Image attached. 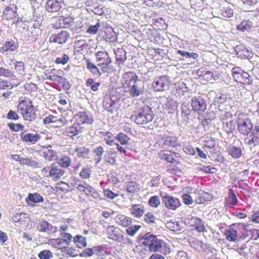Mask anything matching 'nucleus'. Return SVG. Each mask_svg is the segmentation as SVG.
<instances>
[{
    "instance_id": "nucleus-1",
    "label": "nucleus",
    "mask_w": 259,
    "mask_h": 259,
    "mask_svg": "<svg viewBox=\"0 0 259 259\" xmlns=\"http://www.w3.org/2000/svg\"><path fill=\"white\" fill-rule=\"evenodd\" d=\"M238 129L239 132L247 137L245 139V144L256 146L259 145V126H255L250 135L253 128V124L246 114H240L237 119Z\"/></svg>"
},
{
    "instance_id": "nucleus-2",
    "label": "nucleus",
    "mask_w": 259,
    "mask_h": 259,
    "mask_svg": "<svg viewBox=\"0 0 259 259\" xmlns=\"http://www.w3.org/2000/svg\"><path fill=\"white\" fill-rule=\"evenodd\" d=\"M71 185L74 189H76L80 192H83L86 195L93 197L96 201H100L103 199L98 191L84 181L75 177L71 179Z\"/></svg>"
},
{
    "instance_id": "nucleus-3",
    "label": "nucleus",
    "mask_w": 259,
    "mask_h": 259,
    "mask_svg": "<svg viewBox=\"0 0 259 259\" xmlns=\"http://www.w3.org/2000/svg\"><path fill=\"white\" fill-rule=\"evenodd\" d=\"M154 114L151 108L144 106L131 116V119L139 125H144L152 121Z\"/></svg>"
},
{
    "instance_id": "nucleus-4",
    "label": "nucleus",
    "mask_w": 259,
    "mask_h": 259,
    "mask_svg": "<svg viewBox=\"0 0 259 259\" xmlns=\"http://www.w3.org/2000/svg\"><path fill=\"white\" fill-rule=\"evenodd\" d=\"M17 108L25 120L32 121L36 119V114L31 101L23 100L20 101Z\"/></svg>"
},
{
    "instance_id": "nucleus-5",
    "label": "nucleus",
    "mask_w": 259,
    "mask_h": 259,
    "mask_svg": "<svg viewBox=\"0 0 259 259\" xmlns=\"http://www.w3.org/2000/svg\"><path fill=\"white\" fill-rule=\"evenodd\" d=\"M123 77L126 79V83L132 85L130 90V94L135 97L139 96L143 93V85L140 80L138 79L137 75L132 72H126L123 75Z\"/></svg>"
},
{
    "instance_id": "nucleus-6",
    "label": "nucleus",
    "mask_w": 259,
    "mask_h": 259,
    "mask_svg": "<svg viewBox=\"0 0 259 259\" xmlns=\"http://www.w3.org/2000/svg\"><path fill=\"white\" fill-rule=\"evenodd\" d=\"M163 241L158 239L153 234H147L145 236L144 241L142 242L143 245L147 247V249L151 252L159 251L162 248Z\"/></svg>"
},
{
    "instance_id": "nucleus-7",
    "label": "nucleus",
    "mask_w": 259,
    "mask_h": 259,
    "mask_svg": "<svg viewBox=\"0 0 259 259\" xmlns=\"http://www.w3.org/2000/svg\"><path fill=\"white\" fill-rule=\"evenodd\" d=\"M161 196L162 197V202L164 203L165 206L169 209L175 210L181 205L178 198L170 196L166 193L161 194Z\"/></svg>"
},
{
    "instance_id": "nucleus-8",
    "label": "nucleus",
    "mask_w": 259,
    "mask_h": 259,
    "mask_svg": "<svg viewBox=\"0 0 259 259\" xmlns=\"http://www.w3.org/2000/svg\"><path fill=\"white\" fill-rule=\"evenodd\" d=\"M191 106L194 111L201 114L206 109V103L202 98L193 97L191 99Z\"/></svg>"
},
{
    "instance_id": "nucleus-9",
    "label": "nucleus",
    "mask_w": 259,
    "mask_h": 259,
    "mask_svg": "<svg viewBox=\"0 0 259 259\" xmlns=\"http://www.w3.org/2000/svg\"><path fill=\"white\" fill-rule=\"evenodd\" d=\"M166 76H161L156 78L152 83V88L156 92H162L168 85Z\"/></svg>"
},
{
    "instance_id": "nucleus-10",
    "label": "nucleus",
    "mask_w": 259,
    "mask_h": 259,
    "mask_svg": "<svg viewBox=\"0 0 259 259\" xmlns=\"http://www.w3.org/2000/svg\"><path fill=\"white\" fill-rule=\"evenodd\" d=\"M76 123L81 126L84 124H91L93 119L91 115L87 112H80L75 115Z\"/></svg>"
},
{
    "instance_id": "nucleus-11",
    "label": "nucleus",
    "mask_w": 259,
    "mask_h": 259,
    "mask_svg": "<svg viewBox=\"0 0 259 259\" xmlns=\"http://www.w3.org/2000/svg\"><path fill=\"white\" fill-rule=\"evenodd\" d=\"M106 231L111 239L119 242H121L123 241V235L120 230L116 229L114 226H108L106 229Z\"/></svg>"
},
{
    "instance_id": "nucleus-12",
    "label": "nucleus",
    "mask_w": 259,
    "mask_h": 259,
    "mask_svg": "<svg viewBox=\"0 0 259 259\" xmlns=\"http://www.w3.org/2000/svg\"><path fill=\"white\" fill-rule=\"evenodd\" d=\"M64 3L63 0H48L46 3V10L50 13L58 12Z\"/></svg>"
},
{
    "instance_id": "nucleus-13",
    "label": "nucleus",
    "mask_w": 259,
    "mask_h": 259,
    "mask_svg": "<svg viewBox=\"0 0 259 259\" xmlns=\"http://www.w3.org/2000/svg\"><path fill=\"white\" fill-rule=\"evenodd\" d=\"M65 173V170L61 167L60 165H56L53 163L49 170V176L54 181L60 179Z\"/></svg>"
},
{
    "instance_id": "nucleus-14",
    "label": "nucleus",
    "mask_w": 259,
    "mask_h": 259,
    "mask_svg": "<svg viewBox=\"0 0 259 259\" xmlns=\"http://www.w3.org/2000/svg\"><path fill=\"white\" fill-rule=\"evenodd\" d=\"M73 20L71 17H64L60 16L54 24V27L56 29L59 28H69L73 24Z\"/></svg>"
},
{
    "instance_id": "nucleus-15",
    "label": "nucleus",
    "mask_w": 259,
    "mask_h": 259,
    "mask_svg": "<svg viewBox=\"0 0 259 259\" xmlns=\"http://www.w3.org/2000/svg\"><path fill=\"white\" fill-rule=\"evenodd\" d=\"M69 37V33L67 31L63 30L58 34L52 35L50 37V41L62 45L65 44Z\"/></svg>"
},
{
    "instance_id": "nucleus-16",
    "label": "nucleus",
    "mask_w": 259,
    "mask_h": 259,
    "mask_svg": "<svg viewBox=\"0 0 259 259\" xmlns=\"http://www.w3.org/2000/svg\"><path fill=\"white\" fill-rule=\"evenodd\" d=\"M160 155L161 158L172 163L178 162L180 158L179 154L171 151H163Z\"/></svg>"
},
{
    "instance_id": "nucleus-17",
    "label": "nucleus",
    "mask_w": 259,
    "mask_h": 259,
    "mask_svg": "<svg viewBox=\"0 0 259 259\" xmlns=\"http://www.w3.org/2000/svg\"><path fill=\"white\" fill-rule=\"evenodd\" d=\"M161 143L165 147H177L180 146L177 138L175 136L163 137L160 141Z\"/></svg>"
},
{
    "instance_id": "nucleus-18",
    "label": "nucleus",
    "mask_w": 259,
    "mask_h": 259,
    "mask_svg": "<svg viewBox=\"0 0 259 259\" xmlns=\"http://www.w3.org/2000/svg\"><path fill=\"white\" fill-rule=\"evenodd\" d=\"M116 56V63L119 67H121V65L126 59V52L122 48H117L114 51Z\"/></svg>"
},
{
    "instance_id": "nucleus-19",
    "label": "nucleus",
    "mask_w": 259,
    "mask_h": 259,
    "mask_svg": "<svg viewBox=\"0 0 259 259\" xmlns=\"http://www.w3.org/2000/svg\"><path fill=\"white\" fill-rule=\"evenodd\" d=\"M83 127L78 125L77 123L75 122L72 126H70L66 128V133L67 136L70 137L76 136L79 133H81L83 131Z\"/></svg>"
},
{
    "instance_id": "nucleus-20",
    "label": "nucleus",
    "mask_w": 259,
    "mask_h": 259,
    "mask_svg": "<svg viewBox=\"0 0 259 259\" xmlns=\"http://www.w3.org/2000/svg\"><path fill=\"white\" fill-rule=\"evenodd\" d=\"M40 136L37 134L23 133L21 134V139L22 141L34 144L39 140Z\"/></svg>"
},
{
    "instance_id": "nucleus-21",
    "label": "nucleus",
    "mask_w": 259,
    "mask_h": 259,
    "mask_svg": "<svg viewBox=\"0 0 259 259\" xmlns=\"http://www.w3.org/2000/svg\"><path fill=\"white\" fill-rule=\"evenodd\" d=\"M104 152V150L102 146H98L93 149L92 153L94 157L95 162L96 164L101 161Z\"/></svg>"
},
{
    "instance_id": "nucleus-22",
    "label": "nucleus",
    "mask_w": 259,
    "mask_h": 259,
    "mask_svg": "<svg viewBox=\"0 0 259 259\" xmlns=\"http://www.w3.org/2000/svg\"><path fill=\"white\" fill-rule=\"evenodd\" d=\"M181 109L182 117L183 118L185 124H187L189 123L191 111L189 108L188 104L185 103L182 104Z\"/></svg>"
},
{
    "instance_id": "nucleus-23",
    "label": "nucleus",
    "mask_w": 259,
    "mask_h": 259,
    "mask_svg": "<svg viewBox=\"0 0 259 259\" xmlns=\"http://www.w3.org/2000/svg\"><path fill=\"white\" fill-rule=\"evenodd\" d=\"M96 61L100 62L99 66L105 64V62H109L111 58L109 57L108 54L106 52L99 51L95 54ZM107 62H106L107 63Z\"/></svg>"
},
{
    "instance_id": "nucleus-24",
    "label": "nucleus",
    "mask_w": 259,
    "mask_h": 259,
    "mask_svg": "<svg viewBox=\"0 0 259 259\" xmlns=\"http://www.w3.org/2000/svg\"><path fill=\"white\" fill-rule=\"evenodd\" d=\"M37 229L39 232H45L50 234L53 232V226L47 221L39 222L37 226Z\"/></svg>"
},
{
    "instance_id": "nucleus-25",
    "label": "nucleus",
    "mask_w": 259,
    "mask_h": 259,
    "mask_svg": "<svg viewBox=\"0 0 259 259\" xmlns=\"http://www.w3.org/2000/svg\"><path fill=\"white\" fill-rule=\"evenodd\" d=\"M16 10V6L14 5L7 7L4 11V15L6 19L9 20L16 17L17 16V12Z\"/></svg>"
},
{
    "instance_id": "nucleus-26",
    "label": "nucleus",
    "mask_w": 259,
    "mask_h": 259,
    "mask_svg": "<svg viewBox=\"0 0 259 259\" xmlns=\"http://www.w3.org/2000/svg\"><path fill=\"white\" fill-rule=\"evenodd\" d=\"M115 221L117 224L121 226L128 227L131 224V219L122 214H118L115 218Z\"/></svg>"
},
{
    "instance_id": "nucleus-27",
    "label": "nucleus",
    "mask_w": 259,
    "mask_h": 259,
    "mask_svg": "<svg viewBox=\"0 0 259 259\" xmlns=\"http://www.w3.org/2000/svg\"><path fill=\"white\" fill-rule=\"evenodd\" d=\"M73 241L78 248H83L87 246V239L81 235H77L73 238Z\"/></svg>"
},
{
    "instance_id": "nucleus-28",
    "label": "nucleus",
    "mask_w": 259,
    "mask_h": 259,
    "mask_svg": "<svg viewBox=\"0 0 259 259\" xmlns=\"http://www.w3.org/2000/svg\"><path fill=\"white\" fill-rule=\"evenodd\" d=\"M228 152L229 154L235 159L239 158L242 155L241 148L233 145H230L228 147Z\"/></svg>"
},
{
    "instance_id": "nucleus-29",
    "label": "nucleus",
    "mask_w": 259,
    "mask_h": 259,
    "mask_svg": "<svg viewBox=\"0 0 259 259\" xmlns=\"http://www.w3.org/2000/svg\"><path fill=\"white\" fill-rule=\"evenodd\" d=\"M199 198L196 199L197 203H204L206 201H210L212 199V196L203 190H199L198 192Z\"/></svg>"
},
{
    "instance_id": "nucleus-30",
    "label": "nucleus",
    "mask_w": 259,
    "mask_h": 259,
    "mask_svg": "<svg viewBox=\"0 0 259 259\" xmlns=\"http://www.w3.org/2000/svg\"><path fill=\"white\" fill-rule=\"evenodd\" d=\"M18 48L17 43L14 41H6L1 47L2 52L14 51Z\"/></svg>"
},
{
    "instance_id": "nucleus-31",
    "label": "nucleus",
    "mask_w": 259,
    "mask_h": 259,
    "mask_svg": "<svg viewBox=\"0 0 259 259\" xmlns=\"http://www.w3.org/2000/svg\"><path fill=\"white\" fill-rule=\"evenodd\" d=\"M56 188L64 193L71 192L75 189L71 184L69 185L63 181H60L56 184Z\"/></svg>"
},
{
    "instance_id": "nucleus-32",
    "label": "nucleus",
    "mask_w": 259,
    "mask_h": 259,
    "mask_svg": "<svg viewBox=\"0 0 259 259\" xmlns=\"http://www.w3.org/2000/svg\"><path fill=\"white\" fill-rule=\"evenodd\" d=\"M74 151L77 153L79 158L83 159L87 158L90 153L89 149L85 147H76Z\"/></svg>"
},
{
    "instance_id": "nucleus-33",
    "label": "nucleus",
    "mask_w": 259,
    "mask_h": 259,
    "mask_svg": "<svg viewBox=\"0 0 259 259\" xmlns=\"http://www.w3.org/2000/svg\"><path fill=\"white\" fill-rule=\"evenodd\" d=\"M237 231L233 228H230L226 230L225 232L224 233V235L226 237V239L230 242H233L236 240L237 237Z\"/></svg>"
},
{
    "instance_id": "nucleus-34",
    "label": "nucleus",
    "mask_w": 259,
    "mask_h": 259,
    "mask_svg": "<svg viewBox=\"0 0 259 259\" xmlns=\"http://www.w3.org/2000/svg\"><path fill=\"white\" fill-rule=\"evenodd\" d=\"M253 26L251 21L249 20H244L237 26V29L242 31H249Z\"/></svg>"
},
{
    "instance_id": "nucleus-35",
    "label": "nucleus",
    "mask_w": 259,
    "mask_h": 259,
    "mask_svg": "<svg viewBox=\"0 0 259 259\" xmlns=\"http://www.w3.org/2000/svg\"><path fill=\"white\" fill-rule=\"evenodd\" d=\"M131 213L135 217H140L144 213L143 207L139 205H133L131 208Z\"/></svg>"
},
{
    "instance_id": "nucleus-36",
    "label": "nucleus",
    "mask_w": 259,
    "mask_h": 259,
    "mask_svg": "<svg viewBox=\"0 0 259 259\" xmlns=\"http://www.w3.org/2000/svg\"><path fill=\"white\" fill-rule=\"evenodd\" d=\"M116 141L120 143L122 146H126L128 144L130 139L128 136L122 132L118 133L115 137Z\"/></svg>"
},
{
    "instance_id": "nucleus-37",
    "label": "nucleus",
    "mask_w": 259,
    "mask_h": 259,
    "mask_svg": "<svg viewBox=\"0 0 259 259\" xmlns=\"http://www.w3.org/2000/svg\"><path fill=\"white\" fill-rule=\"evenodd\" d=\"M166 227L171 231L177 232L182 229L181 225L177 221H168L166 224Z\"/></svg>"
},
{
    "instance_id": "nucleus-38",
    "label": "nucleus",
    "mask_w": 259,
    "mask_h": 259,
    "mask_svg": "<svg viewBox=\"0 0 259 259\" xmlns=\"http://www.w3.org/2000/svg\"><path fill=\"white\" fill-rule=\"evenodd\" d=\"M104 159L106 162L111 165H114L116 162V159L115 156V154L111 151L106 152L104 156Z\"/></svg>"
},
{
    "instance_id": "nucleus-39",
    "label": "nucleus",
    "mask_w": 259,
    "mask_h": 259,
    "mask_svg": "<svg viewBox=\"0 0 259 259\" xmlns=\"http://www.w3.org/2000/svg\"><path fill=\"white\" fill-rule=\"evenodd\" d=\"M126 191L130 193H134L139 189V185L135 182H127L125 184Z\"/></svg>"
},
{
    "instance_id": "nucleus-40",
    "label": "nucleus",
    "mask_w": 259,
    "mask_h": 259,
    "mask_svg": "<svg viewBox=\"0 0 259 259\" xmlns=\"http://www.w3.org/2000/svg\"><path fill=\"white\" fill-rule=\"evenodd\" d=\"M237 203V197L232 189H230L229 196L226 200V204L229 206L234 205Z\"/></svg>"
},
{
    "instance_id": "nucleus-41",
    "label": "nucleus",
    "mask_w": 259,
    "mask_h": 259,
    "mask_svg": "<svg viewBox=\"0 0 259 259\" xmlns=\"http://www.w3.org/2000/svg\"><path fill=\"white\" fill-rule=\"evenodd\" d=\"M87 68L94 75L96 76H100L101 75V73L99 68L92 63L88 62Z\"/></svg>"
},
{
    "instance_id": "nucleus-42",
    "label": "nucleus",
    "mask_w": 259,
    "mask_h": 259,
    "mask_svg": "<svg viewBox=\"0 0 259 259\" xmlns=\"http://www.w3.org/2000/svg\"><path fill=\"white\" fill-rule=\"evenodd\" d=\"M195 223V230L198 232L206 231L203 223L201 219L197 218H194Z\"/></svg>"
},
{
    "instance_id": "nucleus-43",
    "label": "nucleus",
    "mask_w": 259,
    "mask_h": 259,
    "mask_svg": "<svg viewBox=\"0 0 259 259\" xmlns=\"http://www.w3.org/2000/svg\"><path fill=\"white\" fill-rule=\"evenodd\" d=\"M233 10L229 7H223L220 10V15L222 17L229 18L233 15Z\"/></svg>"
},
{
    "instance_id": "nucleus-44",
    "label": "nucleus",
    "mask_w": 259,
    "mask_h": 259,
    "mask_svg": "<svg viewBox=\"0 0 259 259\" xmlns=\"http://www.w3.org/2000/svg\"><path fill=\"white\" fill-rule=\"evenodd\" d=\"M111 59L110 61L106 63V62H105V64H103L102 65H100L102 71L103 72L105 73H111L113 72L115 70L114 67L111 64Z\"/></svg>"
},
{
    "instance_id": "nucleus-45",
    "label": "nucleus",
    "mask_w": 259,
    "mask_h": 259,
    "mask_svg": "<svg viewBox=\"0 0 259 259\" xmlns=\"http://www.w3.org/2000/svg\"><path fill=\"white\" fill-rule=\"evenodd\" d=\"M21 160V164L26 165L27 166L32 167H39L36 161L33 160L32 158H23Z\"/></svg>"
},
{
    "instance_id": "nucleus-46",
    "label": "nucleus",
    "mask_w": 259,
    "mask_h": 259,
    "mask_svg": "<svg viewBox=\"0 0 259 259\" xmlns=\"http://www.w3.org/2000/svg\"><path fill=\"white\" fill-rule=\"evenodd\" d=\"M40 33V30L38 28L32 27L28 30L27 36L31 38L36 40L38 38L39 34Z\"/></svg>"
},
{
    "instance_id": "nucleus-47",
    "label": "nucleus",
    "mask_w": 259,
    "mask_h": 259,
    "mask_svg": "<svg viewBox=\"0 0 259 259\" xmlns=\"http://www.w3.org/2000/svg\"><path fill=\"white\" fill-rule=\"evenodd\" d=\"M98 251L97 247H94L91 248L84 249L80 254L81 257H89L93 255L96 251Z\"/></svg>"
},
{
    "instance_id": "nucleus-48",
    "label": "nucleus",
    "mask_w": 259,
    "mask_h": 259,
    "mask_svg": "<svg viewBox=\"0 0 259 259\" xmlns=\"http://www.w3.org/2000/svg\"><path fill=\"white\" fill-rule=\"evenodd\" d=\"M239 82L243 84L250 85L252 82V79L247 72H244L241 76L240 80Z\"/></svg>"
},
{
    "instance_id": "nucleus-49",
    "label": "nucleus",
    "mask_w": 259,
    "mask_h": 259,
    "mask_svg": "<svg viewBox=\"0 0 259 259\" xmlns=\"http://www.w3.org/2000/svg\"><path fill=\"white\" fill-rule=\"evenodd\" d=\"M43 155L46 159L51 160L56 157V152L53 150L47 148L43 152Z\"/></svg>"
},
{
    "instance_id": "nucleus-50",
    "label": "nucleus",
    "mask_w": 259,
    "mask_h": 259,
    "mask_svg": "<svg viewBox=\"0 0 259 259\" xmlns=\"http://www.w3.org/2000/svg\"><path fill=\"white\" fill-rule=\"evenodd\" d=\"M28 199L34 203H38L44 201L43 197L37 193L29 194L28 196Z\"/></svg>"
},
{
    "instance_id": "nucleus-51",
    "label": "nucleus",
    "mask_w": 259,
    "mask_h": 259,
    "mask_svg": "<svg viewBox=\"0 0 259 259\" xmlns=\"http://www.w3.org/2000/svg\"><path fill=\"white\" fill-rule=\"evenodd\" d=\"M71 163V159L68 156H64L61 158L59 161V165L61 167H68Z\"/></svg>"
},
{
    "instance_id": "nucleus-52",
    "label": "nucleus",
    "mask_w": 259,
    "mask_h": 259,
    "mask_svg": "<svg viewBox=\"0 0 259 259\" xmlns=\"http://www.w3.org/2000/svg\"><path fill=\"white\" fill-rule=\"evenodd\" d=\"M38 256L40 259H50L53 255L49 250H44L38 253Z\"/></svg>"
},
{
    "instance_id": "nucleus-53",
    "label": "nucleus",
    "mask_w": 259,
    "mask_h": 259,
    "mask_svg": "<svg viewBox=\"0 0 259 259\" xmlns=\"http://www.w3.org/2000/svg\"><path fill=\"white\" fill-rule=\"evenodd\" d=\"M100 26V23L99 22H97L95 25H90L87 30V32L93 35L96 34L98 32Z\"/></svg>"
},
{
    "instance_id": "nucleus-54",
    "label": "nucleus",
    "mask_w": 259,
    "mask_h": 259,
    "mask_svg": "<svg viewBox=\"0 0 259 259\" xmlns=\"http://www.w3.org/2000/svg\"><path fill=\"white\" fill-rule=\"evenodd\" d=\"M69 59V56L64 54L62 56L56 58L55 62L57 64L65 65L68 62Z\"/></svg>"
},
{
    "instance_id": "nucleus-55",
    "label": "nucleus",
    "mask_w": 259,
    "mask_h": 259,
    "mask_svg": "<svg viewBox=\"0 0 259 259\" xmlns=\"http://www.w3.org/2000/svg\"><path fill=\"white\" fill-rule=\"evenodd\" d=\"M26 217L27 214L25 213H17L14 215L12 219L15 222H23Z\"/></svg>"
},
{
    "instance_id": "nucleus-56",
    "label": "nucleus",
    "mask_w": 259,
    "mask_h": 259,
    "mask_svg": "<svg viewBox=\"0 0 259 259\" xmlns=\"http://www.w3.org/2000/svg\"><path fill=\"white\" fill-rule=\"evenodd\" d=\"M107 135H108V138H104V140L106 142V143L111 146H112L113 147L116 146V145H117V143L116 142V139L115 137H113V138L111 139L110 135H112L111 133H107Z\"/></svg>"
},
{
    "instance_id": "nucleus-57",
    "label": "nucleus",
    "mask_w": 259,
    "mask_h": 259,
    "mask_svg": "<svg viewBox=\"0 0 259 259\" xmlns=\"http://www.w3.org/2000/svg\"><path fill=\"white\" fill-rule=\"evenodd\" d=\"M149 204L153 207H157L160 204V200L157 196H153L149 200Z\"/></svg>"
},
{
    "instance_id": "nucleus-58",
    "label": "nucleus",
    "mask_w": 259,
    "mask_h": 259,
    "mask_svg": "<svg viewBox=\"0 0 259 259\" xmlns=\"http://www.w3.org/2000/svg\"><path fill=\"white\" fill-rule=\"evenodd\" d=\"M91 170L89 168H83L79 173L80 177L83 179H89L90 177Z\"/></svg>"
},
{
    "instance_id": "nucleus-59",
    "label": "nucleus",
    "mask_w": 259,
    "mask_h": 259,
    "mask_svg": "<svg viewBox=\"0 0 259 259\" xmlns=\"http://www.w3.org/2000/svg\"><path fill=\"white\" fill-rule=\"evenodd\" d=\"M189 243L192 248L200 251V246L202 245V241L193 238L189 241Z\"/></svg>"
},
{
    "instance_id": "nucleus-60",
    "label": "nucleus",
    "mask_w": 259,
    "mask_h": 259,
    "mask_svg": "<svg viewBox=\"0 0 259 259\" xmlns=\"http://www.w3.org/2000/svg\"><path fill=\"white\" fill-rule=\"evenodd\" d=\"M9 128L13 131L18 132L20 130H23L24 126L20 123H14L10 122L8 123Z\"/></svg>"
},
{
    "instance_id": "nucleus-61",
    "label": "nucleus",
    "mask_w": 259,
    "mask_h": 259,
    "mask_svg": "<svg viewBox=\"0 0 259 259\" xmlns=\"http://www.w3.org/2000/svg\"><path fill=\"white\" fill-rule=\"evenodd\" d=\"M103 193L105 196L110 199H113L118 196L117 193H114L109 189H104Z\"/></svg>"
},
{
    "instance_id": "nucleus-62",
    "label": "nucleus",
    "mask_w": 259,
    "mask_h": 259,
    "mask_svg": "<svg viewBox=\"0 0 259 259\" xmlns=\"http://www.w3.org/2000/svg\"><path fill=\"white\" fill-rule=\"evenodd\" d=\"M183 150L186 154L191 155H194L195 153L193 147L189 143H187L184 145Z\"/></svg>"
},
{
    "instance_id": "nucleus-63",
    "label": "nucleus",
    "mask_w": 259,
    "mask_h": 259,
    "mask_svg": "<svg viewBox=\"0 0 259 259\" xmlns=\"http://www.w3.org/2000/svg\"><path fill=\"white\" fill-rule=\"evenodd\" d=\"M140 228V226L137 225H135L133 226H131L126 229V232L127 234L131 236H133L137 231Z\"/></svg>"
},
{
    "instance_id": "nucleus-64",
    "label": "nucleus",
    "mask_w": 259,
    "mask_h": 259,
    "mask_svg": "<svg viewBox=\"0 0 259 259\" xmlns=\"http://www.w3.org/2000/svg\"><path fill=\"white\" fill-rule=\"evenodd\" d=\"M155 219V217L151 212L146 213L144 216L145 221L149 224L154 223Z\"/></svg>"
}]
</instances>
